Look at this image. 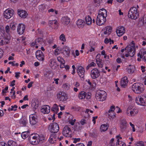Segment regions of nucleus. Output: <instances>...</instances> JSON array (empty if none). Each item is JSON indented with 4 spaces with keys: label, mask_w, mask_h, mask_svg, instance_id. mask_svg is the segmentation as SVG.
Returning <instances> with one entry per match:
<instances>
[{
    "label": "nucleus",
    "mask_w": 146,
    "mask_h": 146,
    "mask_svg": "<svg viewBox=\"0 0 146 146\" xmlns=\"http://www.w3.org/2000/svg\"><path fill=\"white\" fill-rule=\"evenodd\" d=\"M6 33H5L4 27L0 26V45H2L4 44H7L10 39L11 36L9 34L10 29L9 26L5 27Z\"/></svg>",
    "instance_id": "f257e3e1"
},
{
    "label": "nucleus",
    "mask_w": 146,
    "mask_h": 146,
    "mask_svg": "<svg viewBox=\"0 0 146 146\" xmlns=\"http://www.w3.org/2000/svg\"><path fill=\"white\" fill-rule=\"evenodd\" d=\"M138 47V45L135 44L133 41H132L125 48L121 49V52H123L126 50L127 53L125 54V56L126 57H128L129 56L133 57Z\"/></svg>",
    "instance_id": "f03ea898"
},
{
    "label": "nucleus",
    "mask_w": 146,
    "mask_h": 146,
    "mask_svg": "<svg viewBox=\"0 0 146 146\" xmlns=\"http://www.w3.org/2000/svg\"><path fill=\"white\" fill-rule=\"evenodd\" d=\"M107 15V11L105 9L103 8L100 9L99 11L96 19L97 24L99 26L103 25L106 21Z\"/></svg>",
    "instance_id": "7ed1b4c3"
},
{
    "label": "nucleus",
    "mask_w": 146,
    "mask_h": 146,
    "mask_svg": "<svg viewBox=\"0 0 146 146\" xmlns=\"http://www.w3.org/2000/svg\"><path fill=\"white\" fill-rule=\"evenodd\" d=\"M44 138V137L43 135H39L36 133L32 135V138L29 140V142L32 145H36L40 141L43 140Z\"/></svg>",
    "instance_id": "20e7f679"
},
{
    "label": "nucleus",
    "mask_w": 146,
    "mask_h": 146,
    "mask_svg": "<svg viewBox=\"0 0 146 146\" xmlns=\"http://www.w3.org/2000/svg\"><path fill=\"white\" fill-rule=\"evenodd\" d=\"M133 91L137 94L142 93L144 90V85L141 83H136L134 84L132 86Z\"/></svg>",
    "instance_id": "39448f33"
},
{
    "label": "nucleus",
    "mask_w": 146,
    "mask_h": 146,
    "mask_svg": "<svg viewBox=\"0 0 146 146\" xmlns=\"http://www.w3.org/2000/svg\"><path fill=\"white\" fill-rule=\"evenodd\" d=\"M135 101L138 105L143 106H146V95L137 96L135 98Z\"/></svg>",
    "instance_id": "423d86ee"
},
{
    "label": "nucleus",
    "mask_w": 146,
    "mask_h": 146,
    "mask_svg": "<svg viewBox=\"0 0 146 146\" xmlns=\"http://www.w3.org/2000/svg\"><path fill=\"white\" fill-rule=\"evenodd\" d=\"M138 112L139 110L136 107L129 106L127 108L125 113L129 116H134L136 115Z\"/></svg>",
    "instance_id": "0eeeda50"
},
{
    "label": "nucleus",
    "mask_w": 146,
    "mask_h": 146,
    "mask_svg": "<svg viewBox=\"0 0 146 146\" xmlns=\"http://www.w3.org/2000/svg\"><path fill=\"white\" fill-rule=\"evenodd\" d=\"M95 96L97 100L103 102L106 100L107 94L104 91L98 90L96 92Z\"/></svg>",
    "instance_id": "6e6552de"
},
{
    "label": "nucleus",
    "mask_w": 146,
    "mask_h": 146,
    "mask_svg": "<svg viewBox=\"0 0 146 146\" xmlns=\"http://www.w3.org/2000/svg\"><path fill=\"white\" fill-rule=\"evenodd\" d=\"M138 12L135 7L131 8L128 12V16L129 18L133 19H135L138 17Z\"/></svg>",
    "instance_id": "1a4fd4ad"
},
{
    "label": "nucleus",
    "mask_w": 146,
    "mask_h": 146,
    "mask_svg": "<svg viewBox=\"0 0 146 146\" xmlns=\"http://www.w3.org/2000/svg\"><path fill=\"white\" fill-rule=\"evenodd\" d=\"M57 97L59 100L63 102L66 101L68 98L66 94L62 91L59 92L57 93Z\"/></svg>",
    "instance_id": "9d476101"
},
{
    "label": "nucleus",
    "mask_w": 146,
    "mask_h": 146,
    "mask_svg": "<svg viewBox=\"0 0 146 146\" xmlns=\"http://www.w3.org/2000/svg\"><path fill=\"white\" fill-rule=\"evenodd\" d=\"M63 135L66 137H70L72 136V131L69 125H66L63 128L62 130Z\"/></svg>",
    "instance_id": "9b49d317"
},
{
    "label": "nucleus",
    "mask_w": 146,
    "mask_h": 146,
    "mask_svg": "<svg viewBox=\"0 0 146 146\" xmlns=\"http://www.w3.org/2000/svg\"><path fill=\"white\" fill-rule=\"evenodd\" d=\"M14 13V11L13 9L8 8L4 11V17L5 18L9 19L13 16Z\"/></svg>",
    "instance_id": "f8f14e48"
},
{
    "label": "nucleus",
    "mask_w": 146,
    "mask_h": 146,
    "mask_svg": "<svg viewBox=\"0 0 146 146\" xmlns=\"http://www.w3.org/2000/svg\"><path fill=\"white\" fill-rule=\"evenodd\" d=\"M48 129L52 133H56L59 130L58 125L56 123H51L49 125Z\"/></svg>",
    "instance_id": "ddd939ff"
},
{
    "label": "nucleus",
    "mask_w": 146,
    "mask_h": 146,
    "mask_svg": "<svg viewBox=\"0 0 146 146\" xmlns=\"http://www.w3.org/2000/svg\"><path fill=\"white\" fill-rule=\"evenodd\" d=\"M44 42L43 39L41 38H38L36 39L35 42H32L31 45L32 46L35 47L36 48H38V46L43 45Z\"/></svg>",
    "instance_id": "4468645a"
},
{
    "label": "nucleus",
    "mask_w": 146,
    "mask_h": 146,
    "mask_svg": "<svg viewBox=\"0 0 146 146\" xmlns=\"http://www.w3.org/2000/svg\"><path fill=\"white\" fill-rule=\"evenodd\" d=\"M91 94L90 92L86 93L82 91L80 92L78 94L79 98L81 100H83L86 98L87 99H89L91 97Z\"/></svg>",
    "instance_id": "2eb2a0df"
},
{
    "label": "nucleus",
    "mask_w": 146,
    "mask_h": 146,
    "mask_svg": "<svg viewBox=\"0 0 146 146\" xmlns=\"http://www.w3.org/2000/svg\"><path fill=\"white\" fill-rule=\"evenodd\" d=\"M137 56L139 58L137 60L139 61V58L142 59L144 61L146 62V50L141 49L137 54Z\"/></svg>",
    "instance_id": "dca6fc26"
},
{
    "label": "nucleus",
    "mask_w": 146,
    "mask_h": 146,
    "mask_svg": "<svg viewBox=\"0 0 146 146\" xmlns=\"http://www.w3.org/2000/svg\"><path fill=\"white\" fill-rule=\"evenodd\" d=\"M29 123L31 125H34L37 122V115L34 114H31L29 116Z\"/></svg>",
    "instance_id": "f3484780"
},
{
    "label": "nucleus",
    "mask_w": 146,
    "mask_h": 146,
    "mask_svg": "<svg viewBox=\"0 0 146 146\" xmlns=\"http://www.w3.org/2000/svg\"><path fill=\"white\" fill-rule=\"evenodd\" d=\"M100 75L99 70L96 68L92 69L90 73L91 78L93 79H96L98 78Z\"/></svg>",
    "instance_id": "a211bd4d"
},
{
    "label": "nucleus",
    "mask_w": 146,
    "mask_h": 146,
    "mask_svg": "<svg viewBox=\"0 0 146 146\" xmlns=\"http://www.w3.org/2000/svg\"><path fill=\"white\" fill-rule=\"evenodd\" d=\"M76 70L79 76L81 78H83L85 73V70L84 68L81 66H79L77 67Z\"/></svg>",
    "instance_id": "6ab92c4d"
},
{
    "label": "nucleus",
    "mask_w": 146,
    "mask_h": 146,
    "mask_svg": "<svg viewBox=\"0 0 146 146\" xmlns=\"http://www.w3.org/2000/svg\"><path fill=\"white\" fill-rule=\"evenodd\" d=\"M115 32L118 36H121L125 32V28L122 26H119L117 28Z\"/></svg>",
    "instance_id": "aec40b11"
},
{
    "label": "nucleus",
    "mask_w": 146,
    "mask_h": 146,
    "mask_svg": "<svg viewBox=\"0 0 146 146\" xmlns=\"http://www.w3.org/2000/svg\"><path fill=\"white\" fill-rule=\"evenodd\" d=\"M103 33L106 36L110 35L112 32V29L111 27L107 26L105 27L103 30Z\"/></svg>",
    "instance_id": "412c9836"
},
{
    "label": "nucleus",
    "mask_w": 146,
    "mask_h": 146,
    "mask_svg": "<svg viewBox=\"0 0 146 146\" xmlns=\"http://www.w3.org/2000/svg\"><path fill=\"white\" fill-rule=\"evenodd\" d=\"M17 14L20 17L23 19L26 18L28 16V14L26 11L21 9L17 10Z\"/></svg>",
    "instance_id": "4be33fe9"
},
{
    "label": "nucleus",
    "mask_w": 146,
    "mask_h": 146,
    "mask_svg": "<svg viewBox=\"0 0 146 146\" xmlns=\"http://www.w3.org/2000/svg\"><path fill=\"white\" fill-rule=\"evenodd\" d=\"M36 58L39 60L43 61L44 60L43 54L40 50H38L36 52Z\"/></svg>",
    "instance_id": "5701e85b"
},
{
    "label": "nucleus",
    "mask_w": 146,
    "mask_h": 146,
    "mask_svg": "<svg viewBox=\"0 0 146 146\" xmlns=\"http://www.w3.org/2000/svg\"><path fill=\"white\" fill-rule=\"evenodd\" d=\"M25 28V26L24 24H19L17 28V32L20 35L22 34L24 32Z\"/></svg>",
    "instance_id": "b1692460"
},
{
    "label": "nucleus",
    "mask_w": 146,
    "mask_h": 146,
    "mask_svg": "<svg viewBox=\"0 0 146 146\" xmlns=\"http://www.w3.org/2000/svg\"><path fill=\"white\" fill-rule=\"evenodd\" d=\"M89 49L87 53L89 52L91 53L95 51L96 47V44L94 42H90L89 43Z\"/></svg>",
    "instance_id": "393cba45"
},
{
    "label": "nucleus",
    "mask_w": 146,
    "mask_h": 146,
    "mask_svg": "<svg viewBox=\"0 0 146 146\" xmlns=\"http://www.w3.org/2000/svg\"><path fill=\"white\" fill-rule=\"evenodd\" d=\"M41 111L43 113L48 114L50 111V107L49 106L47 105L42 106L41 109Z\"/></svg>",
    "instance_id": "a878e982"
},
{
    "label": "nucleus",
    "mask_w": 146,
    "mask_h": 146,
    "mask_svg": "<svg viewBox=\"0 0 146 146\" xmlns=\"http://www.w3.org/2000/svg\"><path fill=\"white\" fill-rule=\"evenodd\" d=\"M58 138V137L56 134H52L50 135L48 140L50 143L53 144L55 142Z\"/></svg>",
    "instance_id": "bb28decb"
},
{
    "label": "nucleus",
    "mask_w": 146,
    "mask_h": 146,
    "mask_svg": "<svg viewBox=\"0 0 146 146\" xmlns=\"http://www.w3.org/2000/svg\"><path fill=\"white\" fill-rule=\"evenodd\" d=\"M49 24V26L53 29H56L58 28V23L56 20L50 21Z\"/></svg>",
    "instance_id": "cd10ccee"
},
{
    "label": "nucleus",
    "mask_w": 146,
    "mask_h": 146,
    "mask_svg": "<svg viewBox=\"0 0 146 146\" xmlns=\"http://www.w3.org/2000/svg\"><path fill=\"white\" fill-rule=\"evenodd\" d=\"M48 7L47 5L42 4L38 7V10L40 12L43 13L46 11Z\"/></svg>",
    "instance_id": "c85d7f7f"
},
{
    "label": "nucleus",
    "mask_w": 146,
    "mask_h": 146,
    "mask_svg": "<svg viewBox=\"0 0 146 146\" xmlns=\"http://www.w3.org/2000/svg\"><path fill=\"white\" fill-rule=\"evenodd\" d=\"M109 127V125L107 123L102 124L100 127V131L101 132H104L107 130Z\"/></svg>",
    "instance_id": "c756f323"
},
{
    "label": "nucleus",
    "mask_w": 146,
    "mask_h": 146,
    "mask_svg": "<svg viewBox=\"0 0 146 146\" xmlns=\"http://www.w3.org/2000/svg\"><path fill=\"white\" fill-rule=\"evenodd\" d=\"M128 82L127 78L125 76L121 78V85L123 87H125L127 86Z\"/></svg>",
    "instance_id": "7c9ffc66"
},
{
    "label": "nucleus",
    "mask_w": 146,
    "mask_h": 146,
    "mask_svg": "<svg viewBox=\"0 0 146 146\" xmlns=\"http://www.w3.org/2000/svg\"><path fill=\"white\" fill-rule=\"evenodd\" d=\"M126 70L129 73L132 74L135 72V68L134 66L129 65L127 67Z\"/></svg>",
    "instance_id": "2f4dec72"
},
{
    "label": "nucleus",
    "mask_w": 146,
    "mask_h": 146,
    "mask_svg": "<svg viewBox=\"0 0 146 146\" xmlns=\"http://www.w3.org/2000/svg\"><path fill=\"white\" fill-rule=\"evenodd\" d=\"M127 126V121L125 119H122L120 121V127L122 130H124Z\"/></svg>",
    "instance_id": "473e14b6"
},
{
    "label": "nucleus",
    "mask_w": 146,
    "mask_h": 146,
    "mask_svg": "<svg viewBox=\"0 0 146 146\" xmlns=\"http://www.w3.org/2000/svg\"><path fill=\"white\" fill-rule=\"evenodd\" d=\"M76 24L78 28H82L85 24V22L83 20L79 19L76 21Z\"/></svg>",
    "instance_id": "72a5a7b5"
},
{
    "label": "nucleus",
    "mask_w": 146,
    "mask_h": 146,
    "mask_svg": "<svg viewBox=\"0 0 146 146\" xmlns=\"http://www.w3.org/2000/svg\"><path fill=\"white\" fill-rule=\"evenodd\" d=\"M62 21L63 24L64 25H68L70 21V19L67 16H64L62 17Z\"/></svg>",
    "instance_id": "f704fd0d"
},
{
    "label": "nucleus",
    "mask_w": 146,
    "mask_h": 146,
    "mask_svg": "<svg viewBox=\"0 0 146 146\" xmlns=\"http://www.w3.org/2000/svg\"><path fill=\"white\" fill-rule=\"evenodd\" d=\"M19 123L21 126H25L27 123L28 120L25 118H22L19 120Z\"/></svg>",
    "instance_id": "c9c22d12"
},
{
    "label": "nucleus",
    "mask_w": 146,
    "mask_h": 146,
    "mask_svg": "<svg viewBox=\"0 0 146 146\" xmlns=\"http://www.w3.org/2000/svg\"><path fill=\"white\" fill-rule=\"evenodd\" d=\"M108 118L111 120H113L116 117V113L115 112L107 113Z\"/></svg>",
    "instance_id": "e433bc0d"
},
{
    "label": "nucleus",
    "mask_w": 146,
    "mask_h": 146,
    "mask_svg": "<svg viewBox=\"0 0 146 146\" xmlns=\"http://www.w3.org/2000/svg\"><path fill=\"white\" fill-rule=\"evenodd\" d=\"M58 110L59 109L58 105L56 104H54L52 108L51 111L56 113L58 112Z\"/></svg>",
    "instance_id": "4c0bfd02"
},
{
    "label": "nucleus",
    "mask_w": 146,
    "mask_h": 146,
    "mask_svg": "<svg viewBox=\"0 0 146 146\" xmlns=\"http://www.w3.org/2000/svg\"><path fill=\"white\" fill-rule=\"evenodd\" d=\"M8 146H17V144L16 142L12 140H9L7 142Z\"/></svg>",
    "instance_id": "58836bf2"
},
{
    "label": "nucleus",
    "mask_w": 146,
    "mask_h": 146,
    "mask_svg": "<svg viewBox=\"0 0 146 146\" xmlns=\"http://www.w3.org/2000/svg\"><path fill=\"white\" fill-rule=\"evenodd\" d=\"M85 21L86 23L88 25H90L91 24L92 19L90 16H88L86 17Z\"/></svg>",
    "instance_id": "ea45409f"
},
{
    "label": "nucleus",
    "mask_w": 146,
    "mask_h": 146,
    "mask_svg": "<svg viewBox=\"0 0 146 146\" xmlns=\"http://www.w3.org/2000/svg\"><path fill=\"white\" fill-rule=\"evenodd\" d=\"M29 133L28 131H25L22 133L21 136L23 139H25L29 135Z\"/></svg>",
    "instance_id": "a19ab883"
},
{
    "label": "nucleus",
    "mask_w": 146,
    "mask_h": 146,
    "mask_svg": "<svg viewBox=\"0 0 146 146\" xmlns=\"http://www.w3.org/2000/svg\"><path fill=\"white\" fill-rule=\"evenodd\" d=\"M59 40L61 41L62 42V44H64V42H65L66 41V39L65 38V35L63 34H61L59 37Z\"/></svg>",
    "instance_id": "79ce46f5"
},
{
    "label": "nucleus",
    "mask_w": 146,
    "mask_h": 146,
    "mask_svg": "<svg viewBox=\"0 0 146 146\" xmlns=\"http://www.w3.org/2000/svg\"><path fill=\"white\" fill-rule=\"evenodd\" d=\"M56 60L55 59H51L49 61V65L50 66L52 67L53 66L56 65Z\"/></svg>",
    "instance_id": "37998d69"
},
{
    "label": "nucleus",
    "mask_w": 146,
    "mask_h": 146,
    "mask_svg": "<svg viewBox=\"0 0 146 146\" xmlns=\"http://www.w3.org/2000/svg\"><path fill=\"white\" fill-rule=\"evenodd\" d=\"M70 87L71 85L70 84L66 83H64L62 86V88L67 90H69Z\"/></svg>",
    "instance_id": "c03bdc74"
},
{
    "label": "nucleus",
    "mask_w": 146,
    "mask_h": 146,
    "mask_svg": "<svg viewBox=\"0 0 146 146\" xmlns=\"http://www.w3.org/2000/svg\"><path fill=\"white\" fill-rule=\"evenodd\" d=\"M70 117L71 119H69L68 121L70 124L73 125L74 124L75 122L76 121V119H73V117L72 115H71Z\"/></svg>",
    "instance_id": "a18cd8bd"
},
{
    "label": "nucleus",
    "mask_w": 146,
    "mask_h": 146,
    "mask_svg": "<svg viewBox=\"0 0 146 146\" xmlns=\"http://www.w3.org/2000/svg\"><path fill=\"white\" fill-rule=\"evenodd\" d=\"M17 23L15 22H13L11 23L10 25V27L11 29L14 30H15L16 28Z\"/></svg>",
    "instance_id": "49530a36"
},
{
    "label": "nucleus",
    "mask_w": 146,
    "mask_h": 146,
    "mask_svg": "<svg viewBox=\"0 0 146 146\" xmlns=\"http://www.w3.org/2000/svg\"><path fill=\"white\" fill-rule=\"evenodd\" d=\"M17 106L16 105H14V106H11V108H8L7 110L9 111H15L17 110Z\"/></svg>",
    "instance_id": "de8ad7c7"
},
{
    "label": "nucleus",
    "mask_w": 146,
    "mask_h": 146,
    "mask_svg": "<svg viewBox=\"0 0 146 146\" xmlns=\"http://www.w3.org/2000/svg\"><path fill=\"white\" fill-rule=\"evenodd\" d=\"M96 63L98 65V66L100 68H102L103 66L101 60L99 59L98 60H96Z\"/></svg>",
    "instance_id": "09e8293b"
},
{
    "label": "nucleus",
    "mask_w": 146,
    "mask_h": 146,
    "mask_svg": "<svg viewBox=\"0 0 146 146\" xmlns=\"http://www.w3.org/2000/svg\"><path fill=\"white\" fill-rule=\"evenodd\" d=\"M96 66V64L94 62H92L89 64L86 67V69H88L92 67H95Z\"/></svg>",
    "instance_id": "8fccbe9b"
},
{
    "label": "nucleus",
    "mask_w": 146,
    "mask_h": 146,
    "mask_svg": "<svg viewBox=\"0 0 146 146\" xmlns=\"http://www.w3.org/2000/svg\"><path fill=\"white\" fill-rule=\"evenodd\" d=\"M115 107L113 106H111L108 113H111V112H115L114 111L115 110Z\"/></svg>",
    "instance_id": "3c124183"
},
{
    "label": "nucleus",
    "mask_w": 146,
    "mask_h": 146,
    "mask_svg": "<svg viewBox=\"0 0 146 146\" xmlns=\"http://www.w3.org/2000/svg\"><path fill=\"white\" fill-rule=\"evenodd\" d=\"M61 52V50L59 48H57L54 50V54L55 55H57Z\"/></svg>",
    "instance_id": "603ef678"
},
{
    "label": "nucleus",
    "mask_w": 146,
    "mask_h": 146,
    "mask_svg": "<svg viewBox=\"0 0 146 146\" xmlns=\"http://www.w3.org/2000/svg\"><path fill=\"white\" fill-rule=\"evenodd\" d=\"M116 146H125V143L123 141L116 143Z\"/></svg>",
    "instance_id": "864d4df0"
},
{
    "label": "nucleus",
    "mask_w": 146,
    "mask_h": 146,
    "mask_svg": "<svg viewBox=\"0 0 146 146\" xmlns=\"http://www.w3.org/2000/svg\"><path fill=\"white\" fill-rule=\"evenodd\" d=\"M63 50L64 51L66 52L68 54L70 52V49L69 47L67 46H65L63 48Z\"/></svg>",
    "instance_id": "5fc2aeb1"
},
{
    "label": "nucleus",
    "mask_w": 146,
    "mask_h": 146,
    "mask_svg": "<svg viewBox=\"0 0 146 146\" xmlns=\"http://www.w3.org/2000/svg\"><path fill=\"white\" fill-rule=\"evenodd\" d=\"M135 146H144V143L142 141H139L136 143Z\"/></svg>",
    "instance_id": "6e6d98bb"
},
{
    "label": "nucleus",
    "mask_w": 146,
    "mask_h": 146,
    "mask_svg": "<svg viewBox=\"0 0 146 146\" xmlns=\"http://www.w3.org/2000/svg\"><path fill=\"white\" fill-rule=\"evenodd\" d=\"M79 123L81 125H83L86 123V120L84 119H82L80 121Z\"/></svg>",
    "instance_id": "4d7b16f0"
},
{
    "label": "nucleus",
    "mask_w": 146,
    "mask_h": 146,
    "mask_svg": "<svg viewBox=\"0 0 146 146\" xmlns=\"http://www.w3.org/2000/svg\"><path fill=\"white\" fill-rule=\"evenodd\" d=\"M73 143H76L78 142H80V138H74L73 139Z\"/></svg>",
    "instance_id": "13d9d810"
},
{
    "label": "nucleus",
    "mask_w": 146,
    "mask_h": 146,
    "mask_svg": "<svg viewBox=\"0 0 146 146\" xmlns=\"http://www.w3.org/2000/svg\"><path fill=\"white\" fill-rule=\"evenodd\" d=\"M54 82H52L53 83H55L56 85H58L59 84V79L58 78H54Z\"/></svg>",
    "instance_id": "bf43d9fd"
},
{
    "label": "nucleus",
    "mask_w": 146,
    "mask_h": 146,
    "mask_svg": "<svg viewBox=\"0 0 146 146\" xmlns=\"http://www.w3.org/2000/svg\"><path fill=\"white\" fill-rule=\"evenodd\" d=\"M48 12L49 13H50V12L54 13V12L55 15H57L58 14L57 11L56 10H54L52 9H50L48 10Z\"/></svg>",
    "instance_id": "052dcab7"
},
{
    "label": "nucleus",
    "mask_w": 146,
    "mask_h": 146,
    "mask_svg": "<svg viewBox=\"0 0 146 146\" xmlns=\"http://www.w3.org/2000/svg\"><path fill=\"white\" fill-rule=\"evenodd\" d=\"M115 137L117 139L116 142H120V141H119V140L121 139L122 137H121L120 135H118L116 136Z\"/></svg>",
    "instance_id": "680f3d73"
},
{
    "label": "nucleus",
    "mask_w": 146,
    "mask_h": 146,
    "mask_svg": "<svg viewBox=\"0 0 146 146\" xmlns=\"http://www.w3.org/2000/svg\"><path fill=\"white\" fill-rule=\"evenodd\" d=\"M57 60L58 61L60 62V63L64 62V61L63 58L60 56L58 57L57 58Z\"/></svg>",
    "instance_id": "e2e57ef3"
},
{
    "label": "nucleus",
    "mask_w": 146,
    "mask_h": 146,
    "mask_svg": "<svg viewBox=\"0 0 146 146\" xmlns=\"http://www.w3.org/2000/svg\"><path fill=\"white\" fill-rule=\"evenodd\" d=\"M129 125L131 126L132 129V131L133 132H135V126L132 124L131 122H129Z\"/></svg>",
    "instance_id": "0e129e2a"
},
{
    "label": "nucleus",
    "mask_w": 146,
    "mask_h": 146,
    "mask_svg": "<svg viewBox=\"0 0 146 146\" xmlns=\"http://www.w3.org/2000/svg\"><path fill=\"white\" fill-rule=\"evenodd\" d=\"M141 70L142 71V72H144L145 71L146 68L145 66H141L140 67Z\"/></svg>",
    "instance_id": "69168bd1"
},
{
    "label": "nucleus",
    "mask_w": 146,
    "mask_h": 146,
    "mask_svg": "<svg viewBox=\"0 0 146 146\" xmlns=\"http://www.w3.org/2000/svg\"><path fill=\"white\" fill-rule=\"evenodd\" d=\"M65 66L64 62H61L60 65V67L61 68H63Z\"/></svg>",
    "instance_id": "338daca9"
},
{
    "label": "nucleus",
    "mask_w": 146,
    "mask_h": 146,
    "mask_svg": "<svg viewBox=\"0 0 146 146\" xmlns=\"http://www.w3.org/2000/svg\"><path fill=\"white\" fill-rule=\"evenodd\" d=\"M0 146H7V145L5 142L1 141L0 142Z\"/></svg>",
    "instance_id": "774afa93"
}]
</instances>
